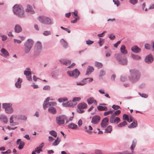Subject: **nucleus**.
<instances>
[{
	"mask_svg": "<svg viewBox=\"0 0 154 154\" xmlns=\"http://www.w3.org/2000/svg\"><path fill=\"white\" fill-rule=\"evenodd\" d=\"M50 100L49 97H47L44 101L43 104V108L44 109H46L48 105L49 106H54L56 105V103L54 102H49Z\"/></svg>",
	"mask_w": 154,
	"mask_h": 154,
	"instance_id": "0eeeda50",
	"label": "nucleus"
},
{
	"mask_svg": "<svg viewBox=\"0 0 154 154\" xmlns=\"http://www.w3.org/2000/svg\"><path fill=\"white\" fill-rule=\"evenodd\" d=\"M3 107L5 109L6 112L8 113L11 114L13 112L11 104L4 103L2 104Z\"/></svg>",
	"mask_w": 154,
	"mask_h": 154,
	"instance_id": "423d86ee",
	"label": "nucleus"
},
{
	"mask_svg": "<svg viewBox=\"0 0 154 154\" xmlns=\"http://www.w3.org/2000/svg\"><path fill=\"white\" fill-rule=\"evenodd\" d=\"M112 107L115 110H117L118 109L120 108V107L118 105H113Z\"/></svg>",
	"mask_w": 154,
	"mask_h": 154,
	"instance_id": "6e6d98bb",
	"label": "nucleus"
},
{
	"mask_svg": "<svg viewBox=\"0 0 154 154\" xmlns=\"http://www.w3.org/2000/svg\"><path fill=\"white\" fill-rule=\"evenodd\" d=\"M137 143L136 141H133L132 142V144L130 147V149L131 150V153H129L128 151H125L123 152L122 154H134L135 152L134 151V148H135L136 145Z\"/></svg>",
	"mask_w": 154,
	"mask_h": 154,
	"instance_id": "1a4fd4ad",
	"label": "nucleus"
},
{
	"mask_svg": "<svg viewBox=\"0 0 154 154\" xmlns=\"http://www.w3.org/2000/svg\"><path fill=\"white\" fill-rule=\"evenodd\" d=\"M60 139L59 137H57L56 139L55 140L54 142L52 144V145L53 146H56L57 145L60 143Z\"/></svg>",
	"mask_w": 154,
	"mask_h": 154,
	"instance_id": "473e14b6",
	"label": "nucleus"
},
{
	"mask_svg": "<svg viewBox=\"0 0 154 154\" xmlns=\"http://www.w3.org/2000/svg\"><path fill=\"white\" fill-rule=\"evenodd\" d=\"M109 37L111 40H113L115 38V36L114 35L111 34L109 35Z\"/></svg>",
	"mask_w": 154,
	"mask_h": 154,
	"instance_id": "e2e57ef3",
	"label": "nucleus"
},
{
	"mask_svg": "<svg viewBox=\"0 0 154 154\" xmlns=\"http://www.w3.org/2000/svg\"><path fill=\"white\" fill-rule=\"evenodd\" d=\"M62 105L63 106H73V104L71 101H68L66 103H63Z\"/></svg>",
	"mask_w": 154,
	"mask_h": 154,
	"instance_id": "f704fd0d",
	"label": "nucleus"
},
{
	"mask_svg": "<svg viewBox=\"0 0 154 154\" xmlns=\"http://www.w3.org/2000/svg\"><path fill=\"white\" fill-rule=\"evenodd\" d=\"M106 32V31H104L102 33L100 34H98L97 35V36L99 37H103L104 35V34Z\"/></svg>",
	"mask_w": 154,
	"mask_h": 154,
	"instance_id": "338daca9",
	"label": "nucleus"
},
{
	"mask_svg": "<svg viewBox=\"0 0 154 154\" xmlns=\"http://www.w3.org/2000/svg\"><path fill=\"white\" fill-rule=\"evenodd\" d=\"M105 74V72L103 70H101L100 72L99 76L101 77L104 75Z\"/></svg>",
	"mask_w": 154,
	"mask_h": 154,
	"instance_id": "3c124183",
	"label": "nucleus"
},
{
	"mask_svg": "<svg viewBox=\"0 0 154 154\" xmlns=\"http://www.w3.org/2000/svg\"><path fill=\"white\" fill-rule=\"evenodd\" d=\"M22 81V79L20 78H19L18 79L17 81L15 84L16 87L17 88H20L21 86V83Z\"/></svg>",
	"mask_w": 154,
	"mask_h": 154,
	"instance_id": "a878e982",
	"label": "nucleus"
},
{
	"mask_svg": "<svg viewBox=\"0 0 154 154\" xmlns=\"http://www.w3.org/2000/svg\"><path fill=\"white\" fill-rule=\"evenodd\" d=\"M108 124V119L107 117L105 118L102 120L101 123V127L105 128Z\"/></svg>",
	"mask_w": 154,
	"mask_h": 154,
	"instance_id": "2eb2a0df",
	"label": "nucleus"
},
{
	"mask_svg": "<svg viewBox=\"0 0 154 154\" xmlns=\"http://www.w3.org/2000/svg\"><path fill=\"white\" fill-rule=\"evenodd\" d=\"M49 134L54 137H56L57 136V133L54 131L52 130V131H50Z\"/></svg>",
	"mask_w": 154,
	"mask_h": 154,
	"instance_id": "ea45409f",
	"label": "nucleus"
},
{
	"mask_svg": "<svg viewBox=\"0 0 154 154\" xmlns=\"http://www.w3.org/2000/svg\"><path fill=\"white\" fill-rule=\"evenodd\" d=\"M1 55L5 57H7L9 55V53L7 51L5 48H2L1 49Z\"/></svg>",
	"mask_w": 154,
	"mask_h": 154,
	"instance_id": "a211bd4d",
	"label": "nucleus"
},
{
	"mask_svg": "<svg viewBox=\"0 0 154 154\" xmlns=\"http://www.w3.org/2000/svg\"><path fill=\"white\" fill-rule=\"evenodd\" d=\"M132 57L134 60H139L140 59V57L137 55H132Z\"/></svg>",
	"mask_w": 154,
	"mask_h": 154,
	"instance_id": "49530a36",
	"label": "nucleus"
},
{
	"mask_svg": "<svg viewBox=\"0 0 154 154\" xmlns=\"http://www.w3.org/2000/svg\"><path fill=\"white\" fill-rule=\"evenodd\" d=\"M33 41L31 39L28 40L25 44V52L26 53H28L30 51L33 44Z\"/></svg>",
	"mask_w": 154,
	"mask_h": 154,
	"instance_id": "39448f33",
	"label": "nucleus"
},
{
	"mask_svg": "<svg viewBox=\"0 0 154 154\" xmlns=\"http://www.w3.org/2000/svg\"><path fill=\"white\" fill-rule=\"evenodd\" d=\"M16 143L17 144H19L18 146V149H21L23 148L25 143L24 142L21 141V140L20 139H18Z\"/></svg>",
	"mask_w": 154,
	"mask_h": 154,
	"instance_id": "f3484780",
	"label": "nucleus"
},
{
	"mask_svg": "<svg viewBox=\"0 0 154 154\" xmlns=\"http://www.w3.org/2000/svg\"><path fill=\"white\" fill-rule=\"evenodd\" d=\"M25 11L26 12L30 13L31 14H34L35 12L33 10L31 6L29 5H27V8L26 9Z\"/></svg>",
	"mask_w": 154,
	"mask_h": 154,
	"instance_id": "6ab92c4d",
	"label": "nucleus"
},
{
	"mask_svg": "<svg viewBox=\"0 0 154 154\" xmlns=\"http://www.w3.org/2000/svg\"><path fill=\"white\" fill-rule=\"evenodd\" d=\"M87 104L85 103H79L77 106V112L79 113H82L84 112L83 109L87 107Z\"/></svg>",
	"mask_w": 154,
	"mask_h": 154,
	"instance_id": "20e7f679",
	"label": "nucleus"
},
{
	"mask_svg": "<svg viewBox=\"0 0 154 154\" xmlns=\"http://www.w3.org/2000/svg\"><path fill=\"white\" fill-rule=\"evenodd\" d=\"M66 117L65 116L57 117L56 119L57 123L59 125L63 124L64 123V120H66Z\"/></svg>",
	"mask_w": 154,
	"mask_h": 154,
	"instance_id": "6e6552de",
	"label": "nucleus"
},
{
	"mask_svg": "<svg viewBox=\"0 0 154 154\" xmlns=\"http://www.w3.org/2000/svg\"><path fill=\"white\" fill-rule=\"evenodd\" d=\"M121 41H118L117 43L114 45V46L115 48H117L118 45L120 44Z\"/></svg>",
	"mask_w": 154,
	"mask_h": 154,
	"instance_id": "69168bd1",
	"label": "nucleus"
},
{
	"mask_svg": "<svg viewBox=\"0 0 154 154\" xmlns=\"http://www.w3.org/2000/svg\"><path fill=\"white\" fill-rule=\"evenodd\" d=\"M121 52L124 54H126L127 53V51L126 49L125 45H122L120 48Z\"/></svg>",
	"mask_w": 154,
	"mask_h": 154,
	"instance_id": "7c9ffc66",
	"label": "nucleus"
},
{
	"mask_svg": "<svg viewBox=\"0 0 154 154\" xmlns=\"http://www.w3.org/2000/svg\"><path fill=\"white\" fill-rule=\"evenodd\" d=\"M138 0H130V2L132 4L134 5L137 3Z\"/></svg>",
	"mask_w": 154,
	"mask_h": 154,
	"instance_id": "5fc2aeb1",
	"label": "nucleus"
},
{
	"mask_svg": "<svg viewBox=\"0 0 154 154\" xmlns=\"http://www.w3.org/2000/svg\"><path fill=\"white\" fill-rule=\"evenodd\" d=\"M95 66L98 68H100L102 67L103 65L102 63L98 62H96L95 63Z\"/></svg>",
	"mask_w": 154,
	"mask_h": 154,
	"instance_id": "a19ab883",
	"label": "nucleus"
},
{
	"mask_svg": "<svg viewBox=\"0 0 154 154\" xmlns=\"http://www.w3.org/2000/svg\"><path fill=\"white\" fill-rule=\"evenodd\" d=\"M72 16L74 18L79 17L78 15V12L76 11H75L74 12H72Z\"/></svg>",
	"mask_w": 154,
	"mask_h": 154,
	"instance_id": "a18cd8bd",
	"label": "nucleus"
},
{
	"mask_svg": "<svg viewBox=\"0 0 154 154\" xmlns=\"http://www.w3.org/2000/svg\"><path fill=\"white\" fill-rule=\"evenodd\" d=\"M86 80H88V81L89 82H92V81L93 80V79L91 78H88L85 79H83L82 81L80 83H77V85H85L86 84L85 81Z\"/></svg>",
	"mask_w": 154,
	"mask_h": 154,
	"instance_id": "412c9836",
	"label": "nucleus"
},
{
	"mask_svg": "<svg viewBox=\"0 0 154 154\" xmlns=\"http://www.w3.org/2000/svg\"><path fill=\"white\" fill-rule=\"evenodd\" d=\"M69 127L72 129H76L77 128L78 126L76 124L72 123L69 125Z\"/></svg>",
	"mask_w": 154,
	"mask_h": 154,
	"instance_id": "e433bc0d",
	"label": "nucleus"
},
{
	"mask_svg": "<svg viewBox=\"0 0 154 154\" xmlns=\"http://www.w3.org/2000/svg\"><path fill=\"white\" fill-rule=\"evenodd\" d=\"M51 34V32L50 31H45L43 33V34L46 36L50 35Z\"/></svg>",
	"mask_w": 154,
	"mask_h": 154,
	"instance_id": "603ef678",
	"label": "nucleus"
},
{
	"mask_svg": "<svg viewBox=\"0 0 154 154\" xmlns=\"http://www.w3.org/2000/svg\"><path fill=\"white\" fill-rule=\"evenodd\" d=\"M68 99L66 97L61 98L58 99V101L60 102H63L67 100Z\"/></svg>",
	"mask_w": 154,
	"mask_h": 154,
	"instance_id": "c03bdc74",
	"label": "nucleus"
},
{
	"mask_svg": "<svg viewBox=\"0 0 154 154\" xmlns=\"http://www.w3.org/2000/svg\"><path fill=\"white\" fill-rule=\"evenodd\" d=\"M121 113V111L120 110H117L115 112L112 114V115H114V117L115 116H119Z\"/></svg>",
	"mask_w": 154,
	"mask_h": 154,
	"instance_id": "37998d69",
	"label": "nucleus"
},
{
	"mask_svg": "<svg viewBox=\"0 0 154 154\" xmlns=\"http://www.w3.org/2000/svg\"><path fill=\"white\" fill-rule=\"evenodd\" d=\"M14 30L16 32L19 33L22 31V28L20 25L17 24L15 26Z\"/></svg>",
	"mask_w": 154,
	"mask_h": 154,
	"instance_id": "b1692460",
	"label": "nucleus"
},
{
	"mask_svg": "<svg viewBox=\"0 0 154 154\" xmlns=\"http://www.w3.org/2000/svg\"><path fill=\"white\" fill-rule=\"evenodd\" d=\"M97 109L100 111H107L108 110L106 107L101 106H98Z\"/></svg>",
	"mask_w": 154,
	"mask_h": 154,
	"instance_id": "2f4dec72",
	"label": "nucleus"
},
{
	"mask_svg": "<svg viewBox=\"0 0 154 154\" xmlns=\"http://www.w3.org/2000/svg\"><path fill=\"white\" fill-rule=\"evenodd\" d=\"M153 60L152 55L150 54L147 56L145 59V62L148 63H151Z\"/></svg>",
	"mask_w": 154,
	"mask_h": 154,
	"instance_id": "4be33fe9",
	"label": "nucleus"
},
{
	"mask_svg": "<svg viewBox=\"0 0 154 154\" xmlns=\"http://www.w3.org/2000/svg\"><path fill=\"white\" fill-rule=\"evenodd\" d=\"M62 63L66 65H68L71 63V62L70 60L62 59L60 60Z\"/></svg>",
	"mask_w": 154,
	"mask_h": 154,
	"instance_id": "c756f323",
	"label": "nucleus"
},
{
	"mask_svg": "<svg viewBox=\"0 0 154 154\" xmlns=\"http://www.w3.org/2000/svg\"><path fill=\"white\" fill-rule=\"evenodd\" d=\"M2 37V40L3 41L5 40L7 38V37L5 35L1 36Z\"/></svg>",
	"mask_w": 154,
	"mask_h": 154,
	"instance_id": "774afa93",
	"label": "nucleus"
},
{
	"mask_svg": "<svg viewBox=\"0 0 154 154\" xmlns=\"http://www.w3.org/2000/svg\"><path fill=\"white\" fill-rule=\"evenodd\" d=\"M127 125V123L126 122L124 121L122 122H121L119 125H118L117 126L118 127L121 128L124 127L125 125Z\"/></svg>",
	"mask_w": 154,
	"mask_h": 154,
	"instance_id": "4c0bfd02",
	"label": "nucleus"
},
{
	"mask_svg": "<svg viewBox=\"0 0 154 154\" xmlns=\"http://www.w3.org/2000/svg\"><path fill=\"white\" fill-rule=\"evenodd\" d=\"M132 51L134 52L137 53L140 52L141 49L137 46H134L131 48Z\"/></svg>",
	"mask_w": 154,
	"mask_h": 154,
	"instance_id": "393cba45",
	"label": "nucleus"
},
{
	"mask_svg": "<svg viewBox=\"0 0 154 154\" xmlns=\"http://www.w3.org/2000/svg\"><path fill=\"white\" fill-rule=\"evenodd\" d=\"M34 151L36 153H39L40 152H42V149H40L38 147H37L35 149Z\"/></svg>",
	"mask_w": 154,
	"mask_h": 154,
	"instance_id": "de8ad7c7",
	"label": "nucleus"
},
{
	"mask_svg": "<svg viewBox=\"0 0 154 154\" xmlns=\"http://www.w3.org/2000/svg\"><path fill=\"white\" fill-rule=\"evenodd\" d=\"M129 118V117L127 115L124 114L123 116V120H127Z\"/></svg>",
	"mask_w": 154,
	"mask_h": 154,
	"instance_id": "bf43d9fd",
	"label": "nucleus"
},
{
	"mask_svg": "<svg viewBox=\"0 0 154 154\" xmlns=\"http://www.w3.org/2000/svg\"><path fill=\"white\" fill-rule=\"evenodd\" d=\"M38 20L42 23L47 24H52L51 20L49 18L44 16H40L38 17Z\"/></svg>",
	"mask_w": 154,
	"mask_h": 154,
	"instance_id": "7ed1b4c3",
	"label": "nucleus"
},
{
	"mask_svg": "<svg viewBox=\"0 0 154 154\" xmlns=\"http://www.w3.org/2000/svg\"><path fill=\"white\" fill-rule=\"evenodd\" d=\"M87 101L88 104L89 105L93 103L95 104L96 105H97V101L95 100L93 97H90L87 100Z\"/></svg>",
	"mask_w": 154,
	"mask_h": 154,
	"instance_id": "dca6fc26",
	"label": "nucleus"
},
{
	"mask_svg": "<svg viewBox=\"0 0 154 154\" xmlns=\"http://www.w3.org/2000/svg\"><path fill=\"white\" fill-rule=\"evenodd\" d=\"M81 99V97H74L72 100V101L73 102H74V105H76L77 104V103L75 102L76 101H79Z\"/></svg>",
	"mask_w": 154,
	"mask_h": 154,
	"instance_id": "58836bf2",
	"label": "nucleus"
},
{
	"mask_svg": "<svg viewBox=\"0 0 154 154\" xmlns=\"http://www.w3.org/2000/svg\"><path fill=\"white\" fill-rule=\"evenodd\" d=\"M48 111L52 114H55L57 112L56 108L53 107H51L49 108L48 109Z\"/></svg>",
	"mask_w": 154,
	"mask_h": 154,
	"instance_id": "bb28decb",
	"label": "nucleus"
},
{
	"mask_svg": "<svg viewBox=\"0 0 154 154\" xmlns=\"http://www.w3.org/2000/svg\"><path fill=\"white\" fill-rule=\"evenodd\" d=\"M24 73L26 75L27 78L29 81L31 80V73L30 69L27 68L26 70L24 71Z\"/></svg>",
	"mask_w": 154,
	"mask_h": 154,
	"instance_id": "ddd939ff",
	"label": "nucleus"
},
{
	"mask_svg": "<svg viewBox=\"0 0 154 154\" xmlns=\"http://www.w3.org/2000/svg\"><path fill=\"white\" fill-rule=\"evenodd\" d=\"M20 37L21 38V40L14 39V42L15 43H17L18 44H20L21 42L22 41H23L24 39V37H23L21 36Z\"/></svg>",
	"mask_w": 154,
	"mask_h": 154,
	"instance_id": "c9c22d12",
	"label": "nucleus"
},
{
	"mask_svg": "<svg viewBox=\"0 0 154 154\" xmlns=\"http://www.w3.org/2000/svg\"><path fill=\"white\" fill-rule=\"evenodd\" d=\"M120 121V119L119 117H114V115H112L110 118V122L111 123L118 124Z\"/></svg>",
	"mask_w": 154,
	"mask_h": 154,
	"instance_id": "9b49d317",
	"label": "nucleus"
},
{
	"mask_svg": "<svg viewBox=\"0 0 154 154\" xmlns=\"http://www.w3.org/2000/svg\"><path fill=\"white\" fill-rule=\"evenodd\" d=\"M75 18V19L74 20L71 21V22L72 23H75L76 22L77 20L79 19V17H76Z\"/></svg>",
	"mask_w": 154,
	"mask_h": 154,
	"instance_id": "8fccbe9b",
	"label": "nucleus"
},
{
	"mask_svg": "<svg viewBox=\"0 0 154 154\" xmlns=\"http://www.w3.org/2000/svg\"><path fill=\"white\" fill-rule=\"evenodd\" d=\"M86 44L88 45H90L92 44L94 41H91L90 40H88L86 41Z\"/></svg>",
	"mask_w": 154,
	"mask_h": 154,
	"instance_id": "13d9d810",
	"label": "nucleus"
},
{
	"mask_svg": "<svg viewBox=\"0 0 154 154\" xmlns=\"http://www.w3.org/2000/svg\"><path fill=\"white\" fill-rule=\"evenodd\" d=\"M113 111L112 110H110L108 112H105L104 113V116H107L109 114H112Z\"/></svg>",
	"mask_w": 154,
	"mask_h": 154,
	"instance_id": "09e8293b",
	"label": "nucleus"
},
{
	"mask_svg": "<svg viewBox=\"0 0 154 154\" xmlns=\"http://www.w3.org/2000/svg\"><path fill=\"white\" fill-rule=\"evenodd\" d=\"M88 128L89 129H88L87 126H85L84 128V129L85 130V132H87L88 134L91 135L92 134V131H91L92 130L93 128L91 125H89L88 126Z\"/></svg>",
	"mask_w": 154,
	"mask_h": 154,
	"instance_id": "5701e85b",
	"label": "nucleus"
},
{
	"mask_svg": "<svg viewBox=\"0 0 154 154\" xmlns=\"http://www.w3.org/2000/svg\"><path fill=\"white\" fill-rule=\"evenodd\" d=\"M13 11L14 14L19 17H23L24 16L23 8L20 5H15L13 7Z\"/></svg>",
	"mask_w": 154,
	"mask_h": 154,
	"instance_id": "f257e3e1",
	"label": "nucleus"
},
{
	"mask_svg": "<svg viewBox=\"0 0 154 154\" xmlns=\"http://www.w3.org/2000/svg\"><path fill=\"white\" fill-rule=\"evenodd\" d=\"M0 120L2 121L5 123H6L8 122L7 119L5 115L0 116Z\"/></svg>",
	"mask_w": 154,
	"mask_h": 154,
	"instance_id": "c85d7f7f",
	"label": "nucleus"
},
{
	"mask_svg": "<svg viewBox=\"0 0 154 154\" xmlns=\"http://www.w3.org/2000/svg\"><path fill=\"white\" fill-rule=\"evenodd\" d=\"M50 89V87L48 85L45 86L43 88V89L45 90H49Z\"/></svg>",
	"mask_w": 154,
	"mask_h": 154,
	"instance_id": "0e129e2a",
	"label": "nucleus"
},
{
	"mask_svg": "<svg viewBox=\"0 0 154 154\" xmlns=\"http://www.w3.org/2000/svg\"><path fill=\"white\" fill-rule=\"evenodd\" d=\"M79 72L77 69H75L72 71H69L67 72V74L70 77H76L79 75Z\"/></svg>",
	"mask_w": 154,
	"mask_h": 154,
	"instance_id": "9d476101",
	"label": "nucleus"
},
{
	"mask_svg": "<svg viewBox=\"0 0 154 154\" xmlns=\"http://www.w3.org/2000/svg\"><path fill=\"white\" fill-rule=\"evenodd\" d=\"M112 130V127L111 126H108L106 129L105 131L106 132L110 133Z\"/></svg>",
	"mask_w": 154,
	"mask_h": 154,
	"instance_id": "79ce46f5",
	"label": "nucleus"
},
{
	"mask_svg": "<svg viewBox=\"0 0 154 154\" xmlns=\"http://www.w3.org/2000/svg\"><path fill=\"white\" fill-rule=\"evenodd\" d=\"M62 43H63V46L65 48H66L68 47V44L67 43V42L64 41V40H63L62 41Z\"/></svg>",
	"mask_w": 154,
	"mask_h": 154,
	"instance_id": "4d7b16f0",
	"label": "nucleus"
},
{
	"mask_svg": "<svg viewBox=\"0 0 154 154\" xmlns=\"http://www.w3.org/2000/svg\"><path fill=\"white\" fill-rule=\"evenodd\" d=\"M117 59L120 63L123 65H126L127 64V60L125 58H122L120 55L117 56Z\"/></svg>",
	"mask_w": 154,
	"mask_h": 154,
	"instance_id": "f8f14e48",
	"label": "nucleus"
},
{
	"mask_svg": "<svg viewBox=\"0 0 154 154\" xmlns=\"http://www.w3.org/2000/svg\"><path fill=\"white\" fill-rule=\"evenodd\" d=\"M62 29L65 30V31L67 32L68 33H69L70 32V31L68 28H65L62 26L60 27Z\"/></svg>",
	"mask_w": 154,
	"mask_h": 154,
	"instance_id": "052dcab7",
	"label": "nucleus"
},
{
	"mask_svg": "<svg viewBox=\"0 0 154 154\" xmlns=\"http://www.w3.org/2000/svg\"><path fill=\"white\" fill-rule=\"evenodd\" d=\"M137 121L134 122L130 125L128 126L129 128H132L136 127L137 125Z\"/></svg>",
	"mask_w": 154,
	"mask_h": 154,
	"instance_id": "72a5a7b5",
	"label": "nucleus"
},
{
	"mask_svg": "<svg viewBox=\"0 0 154 154\" xmlns=\"http://www.w3.org/2000/svg\"><path fill=\"white\" fill-rule=\"evenodd\" d=\"M35 49L37 51H39L42 49V45L41 43L40 42H37L35 44Z\"/></svg>",
	"mask_w": 154,
	"mask_h": 154,
	"instance_id": "aec40b11",
	"label": "nucleus"
},
{
	"mask_svg": "<svg viewBox=\"0 0 154 154\" xmlns=\"http://www.w3.org/2000/svg\"><path fill=\"white\" fill-rule=\"evenodd\" d=\"M100 40L98 42L100 46H101L104 43V40L101 38H100Z\"/></svg>",
	"mask_w": 154,
	"mask_h": 154,
	"instance_id": "864d4df0",
	"label": "nucleus"
},
{
	"mask_svg": "<svg viewBox=\"0 0 154 154\" xmlns=\"http://www.w3.org/2000/svg\"><path fill=\"white\" fill-rule=\"evenodd\" d=\"M131 76L129 78L130 80L132 83H134L137 81L140 77V75L139 71L135 70H131Z\"/></svg>",
	"mask_w": 154,
	"mask_h": 154,
	"instance_id": "f03ea898",
	"label": "nucleus"
},
{
	"mask_svg": "<svg viewBox=\"0 0 154 154\" xmlns=\"http://www.w3.org/2000/svg\"><path fill=\"white\" fill-rule=\"evenodd\" d=\"M94 70V68L93 67L88 66L87 68L86 71V74H90Z\"/></svg>",
	"mask_w": 154,
	"mask_h": 154,
	"instance_id": "cd10ccee",
	"label": "nucleus"
},
{
	"mask_svg": "<svg viewBox=\"0 0 154 154\" xmlns=\"http://www.w3.org/2000/svg\"><path fill=\"white\" fill-rule=\"evenodd\" d=\"M100 119V118L99 116H95L92 117L91 122L94 124H97L99 122Z\"/></svg>",
	"mask_w": 154,
	"mask_h": 154,
	"instance_id": "4468645a",
	"label": "nucleus"
},
{
	"mask_svg": "<svg viewBox=\"0 0 154 154\" xmlns=\"http://www.w3.org/2000/svg\"><path fill=\"white\" fill-rule=\"evenodd\" d=\"M113 2H114L115 4L117 6H118L119 5V2L118 0H113Z\"/></svg>",
	"mask_w": 154,
	"mask_h": 154,
	"instance_id": "680f3d73",
	"label": "nucleus"
}]
</instances>
